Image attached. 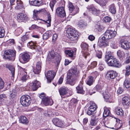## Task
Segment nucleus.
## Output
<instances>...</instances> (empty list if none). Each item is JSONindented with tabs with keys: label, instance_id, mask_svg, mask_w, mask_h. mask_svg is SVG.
Masks as SVG:
<instances>
[{
	"label": "nucleus",
	"instance_id": "1",
	"mask_svg": "<svg viewBox=\"0 0 130 130\" xmlns=\"http://www.w3.org/2000/svg\"><path fill=\"white\" fill-rule=\"evenodd\" d=\"M16 53L15 50H6L5 51L3 58L8 60H14L15 58Z\"/></svg>",
	"mask_w": 130,
	"mask_h": 130
},
{
	"label": "nucleus",
	"instance_id": "2",
	"mask_svg": "<svg viewBox=\"0 0 130 130\" xmlns=\"http://www.w3.org/2000/svg\"><path fill=\"white\" fill-rule=\"evenodd\" d=\"M68 37L71 41H74L77 39L78 35V32L72 28H68L66 31Z\"/></svg>",
	"mask_w": 130,
	"mask_h": 130
},
{
	"label": "nucleus",
	"instance_id": "3",
	"mask_svg": "<svg viewBox=\"0 0 130 130\" xmlns=\"http://www.w3.org/2000/svg\"><path fill=\"white\" fill-rule=\"evenodd\" d=\"M109 66L120 68L121 66V63L114 57H111L110 59L106 61Z\"/></svg>",
	"mask_w": 130,
	"mask_h": 130
},
{
	"label": "nucleus",
	"instance_id": "4",
	"mask_svg": "<svg viewBox=\"0 0 130 130\" xmlns=\"http://www.w3.org/2000/svg\"><path fill=\"white\" fill-rule=\"evenodd\" d=\"M79 71L77 70V68L75 67H73L69 70V72L68 73L67 78H70L71 76L75 78H78Z\"/></svg>",
	"mask_w": 130,
	"mask_h": 130
},
{
	"label": "nucleus",
	"instance_id": "5",
	"mask_svg": "<svg viewBox=\"0 0 130 130\" xmlns=\"http://www.w3.org/2000/svg\"><path fill=\"white\" fill-rule=\"evenodd\" d=\"M31 101L30 97L28 95H23L20 99V102L22 105L24 106H27L29 105Z\"/></svg>",
	"mask_w": 130,
	"mask_h": 130
},
{
	"label": "nucleus",
	"instance_id": "6",
	"mask_svg": "<svg viewBox=\"0 0 130 130\" xmlns=\"http://www.w3.org/2000/svg\"><path fill=\"white\" fill-rule=\"evenodd\" d=\"M117 34V32L115 31L108 30L105 32L103 37L106 39L109 40L115 37Z\"/></svg>",
	"mask_w": 130,
	"mask_h": 130
},
{
	"label": "nucleus",
	"instance_id": "7",
	"mask_svg": "<svg viewBox=\"0 0 130 130\" xmlns=\"http://www.w3.org/2000/svg\"><path fill=\"white\" fill-rule=\"evenodd\" d=\"M97 108V106L95 103L93 102H91L90 104V106L89 107L88 110L87 112L88 115L89 116H94V111Z\"/></svg>",
	"mask_w": 130,
	"mask_h": 130
},
{
	"label": "nucleus",
	"instance_id": "8",
	"mask_svg": "<svg viewBox=\"0 0 130 130\" xmlns=\"http://www.w3.org/2000/svg\"><path fill=\"white\" fill-rule=\"evenodd\" d=\"M80 46L82 50L84 51L82 52V53L83 54V56L86 58L90 55V53L87 52L88 48V45L86 43L82 42Z\"/></svg>",
	"mask_w": 130,
	"mask_h": 130
},
{
	"label": "nucleus",
	"instance_id": "9",
	"mask_svg": "<svg viewBox=\"0 0 130 130\" xmlns=\"http://www.w3.org/2000/svg\"><path fill=\"white\" fill-rule=\"evenodd\" d=\"M56 12L57 15L61 18H63L66 15L64 9L63 7H59L57 8Z\"/></svg>",
	"mask_w": 130,
	"mask_h": 130
},
{
	"label": "nucleus",
	"instance_id": "10",
	"mask_svg": "<svg viewBox=\"0 0 130 130\" xmlns=\"http://www.w3.org/2000/svg\"><path fill=\"white\" fill-rule=\"evenodd\" d=\"M56 74L55 72L52 71H49L47 72L46 75L45 74V75L48 82L50 83L51 82L52 80L54 78Z\"/></svg>",
	"mask_w": 130,
	"mask_h": 130
},
{
	"label": "nucleus",
	"instance_id": "11",
	"mask_svg": "<svg viewBox=\"0 0 130 130\" xmlns=\"http://www.w3.org/2000/svg\"><path fill=\"white\" fill-rule=\"evenodd\" d=\"M116 72L113 70H110L106 74V77L108 79H113L117 76Z\"/></svg>",
	"mask_w": 130,
	"mask_h": 130
},
{
	"label": "nucleus",
	"instance_id": "12",
	"mask_svg": "<svg viewBox=\"0 0 130 130\" xmlns=\"http://www.w3.org/2000/svg\"><path fill=\"white\" fill-rule=\"evenodd\" d=\"M108 40L103 37L102 38L99 39L98 41V45L101 47H104L108 45V43L107 41Z\"/></svg>",
	"mask_w": 130,
	"mask_h": 130
},
{
	"label": "nucleus",
	"instance_id": "13",
	"mask_svg": "<svg viewBox=\"0 0 130 130\" xmlns=\"http://www.w3.org/2000/svg\"><path fill=\"white\" fill-rule=\"evenodd\" d=\"M120 43L121 47L124 49H128L130 48V43L123 39L121 40Z\"/></svg>",
	"mask_w": 130,
	"mask_h": 130
},
{
	"label": "nucleus",
	"instance_id": "14",
	"mask_svg": "<svg viewBox=\"0 0 130 130\" xmlns=\"http://www.w3.org/2000/svg\"><path fill=\"white\" fill-rule=\"evenodd\" d=\"M52 122L55 125L58 127L63 128L64 127V125L63 122L57 118L53 119L52 120Z\"/></svg>",
	"mask_w": 130,
	"mask_h": 130
},
{
	"label": "nucleus",
	"instance_id": "15",
	"mask_svg": "<svg viewBox=\"0 0 130 130\" xmlns=\"http://www.w3.org/2000/svg\"><path fill=\"white\" fill-rule=\"evenodd\" d=\"M112 120L117 122L116 123L114 124L115 129L116 130H119L122 126V121L119 119L116 118H114L112 119Z\"/></svg>",
	"mask_w": 130,
	"mask_h": 130
},
{
	"label": "nucleus",
	"instance_id": "16",
	"mask_svg": "<svg viewBox=\"0 0 130 130\" xmlns=\"http://www.w3.org/2000/svg\"><path fill=\"white\" fill-rule=\"evenodd\" d=\"M42 103L45 106L48 105H51L53 103V100L52 99L47 97L43 98L42 99Z\"/></svg>",
	"mask_w": 130,
	"mask_h": 130
},
{
	"label": "nucleus",
	"instance_id": "17",
	"mask_svg": "<svg viewBox=\"0 0 130 130\" xmlns=\"http://www.w3.org/2000/svg\"><path fill=\"white\" fill-rule=\"evenodd\" d=\"M40 83L38 81L35 80L30 84V88H31L33 91H35L40 87Z\"/></svg>",
	"mask_w": 130,
	"mask_h": 130
},
{
	"label": "nucleus",
	"instance_id": "18",
	"mask_svg": "<svg viewBox=\"0 0 130 130\" xmlns=\"http://www.w3.org/2000/svg\"><path fill=\"white\" fill-rule=\"evenodd\" d=\"M26 18V14L23 13H19L17 15V20L19 22H23Z\"/></svg>",
	"mask_w": 130,
	"mask_h": 130
},
{
	"label": "nucleus",
	"instance_id": "19",
	"mask_svg": "<svg viewBox=\"0 0 130 130\" xmlns=\"http://www.w3.org/2000/svg\"><path fill=\"white\" fill-rule=\"evenodd\" d=\"M68 90V88L63 86L61 87L59 89V91L61 96H64L67 94Z\"/></svg>",
	"mask_w": 130,
	"mask_h": 130
},
{
	"label": "nucleus",
	"instance_id": "20",
	"mask_svg": "<svg viewBox=\"0 0 130 130\" xmlns=\"http://www.w3.org/2000/svg\"><path fill=\"white\" fill-rule=\"evenodd\" d=\"M17 6L14 7L16 9L19 10L21 9H24V6L23 5V2L20 0H17L16 2Z\"/></svg>",
	"mask_w": 130,
	"mask_h": 130
},
{
	"label": "nucleus",
	"instance_id": "21",
	"mask_svg": "<svg viewBox=\"0 0 130 130\" xmlns=\"http://www.w3.org/2000/svg\"><path fill=\"white\" fill-rule=\"evenodd\" d=\"M67 78V83L72 86H73L75 84L78 79L77 78H75L72 76H71V78Z\"/></svg>",
	"mask_w": 130,
	"mask_h": 130
},
{
	"label": "nucleus",
	"instance_id": "22",
	"mask_svg": "<svg viewBox=\"0 0 130 130\" xmlns=\"http://www.w3.org/2000/svg\"><path fill=\"white\" fill-rule=\"evenodd\" d=\"M122 103L124 106L125 107H128L130 104V99L127 97L123 98Z\"/></svg>",
	"mask_w": 130,
	"mask_h": 130
},
{
	"label": "nucleus",
	"instance_id": "23",
	"mask_svg": "<svg viewBox=\"0 0 130 130\" xmlns=\"http://www.w3.org/2000/svg\"><path fill=\"white\" fill-rule=\"evenodd\" d=\"M41 62H40L39 61L37 62L36 69L33 71L35 74H38L40 72L41 68Z\"/></svg>",
	"mask_w": 130,
	"mask_h": 130
},
{
	"label": "nucleus",
	"instance_id": "24",
	"mask_svg": "<svg viewBox=\"0 0 130 130\" xmlns=\"http://www.w3.org/2000/svg\"><path fill=\"white\" fill-rule=\"evenodd\" d=\"M114 111L117 115L120 116H122L124 114V112L122 109L119 107H116L114 109Z\"/></svg>",
	"mask_w": 130,
	"mask_h": 130
},
{
	"label": "nucleus",
	"instance_id": "25",
	"mask_svg": "<svg viewBox=\"0 0 130 130\" xmlns=\"http://www.w3.org/2000/svg\"><path fill=\"white\" fill-rule=\"evenodd\" d=\"M21 58L26 63L29 61L30 59V56L27 53H25L21 55Z\"/></svg>",
	"mask_w": 130,
	"mask_h": 130
},
{
	"label": "nucleus",
	"instance_id": "26",
	"mask_svg": "<svg viewBox=\"0 0 130 130\" xmlns=\"http://www.w3.org/2000/svg\"><path fill=\"white\" fill-rule=\"evenodd\" d=\"M77 90V92L79 93L84 94L85 91L83 89V84L82 82H81L79 85L76 87Z\"/></svg>",
	"mask_w": 130,
	"mask_h": 130
},
{
	"label": "nucleus",
	"instance_id": "27",
	"mask_svg": "<svg viewBox=\"0 0 130 130\" xmlns=\"http://www.w3.org/2000/svg\"><path fill=\"white\" fill-rule=\"evenodd\" d=\"M31 4L35 6H40L43 4V2L42 0H35L31 1Z\"/></svg>",
	"mask_w": 130,
	"mask_h": 130
},
{
	"label": "nucleus",
	"instance_id": "28",
	"mask_svg": "<svg viewBox=\"0 0 130 130\" xmlns=\"http://www.w3.org/2000/svg\"><path fill=\"white\" fill-rule=\"evenodd\" d=\"M123 85L126 88L129 89L130 91V78H126L124 81Z\"/></svg>",
	"mask_w": 130,
	"mask_h": 130
},
{
	"label": "nucleus",
	"instance_id": "29",
	"mask_svg": "<svg viewBox=\"0 0 130 130\" xmlns=\"http://www.w3.org/2000/svg\"><path fill=\"white\" fill-rule=\"evenodd\" d=\"M94 81V77L92 76H89L87 81L86 84L87 85L90 86L93 84Z\"/></svg>",
	"mask_w": 130,
	"mask_h": 130
},
{
	"label": "nucleus",
	"instance_id": "30",
	"mask_svg": "<svg viewBox=\"0 0 130 130\" xmlns=\"http://www.w3.org/2000/svg\"><path fill=\"white\" fill-rule=\"evenodd\" d=\"M109 10L110 12L112 13L115 14L116 12V9L114 4H112L109 6Z\"/></svg>",
	"mask_w": 130,
	"mask_h": 130
},
{
	"label": "nucleus",
	"instance_id": "31",
	"mask_svg": "<svg viewBox=\"0 0 130 130\" xmlns=\"http://www.w3.org/2000/svg\"><path fill=\"white\" fill-rule=\"evenodd\" d=\"M6 67L10 71L11 73L12 74V76L13 78L14 77L15 68L14 67L10 65H6Z\"/></svg>",
	"mask_w": 130,
	"mask_h": 130
},
{
	"label": "nucleus",
	"instance_id": "32",
	"mask_svg": "<svg viewBox=\"0 0 130 130\" xmlns=\"http://www.w3.org/2000/svg\"><path fill=\"white\" fill-rule=\"evenodd\" d=\"M89 11H92V13L94 14H96L98 13L99 11L95 9L94 7L90 6L88 8Z\"/></svg>",
	"mask_w": 130,
	"mask_h": 130
},
{
	"label": "nucleus",
	"instance_id": "33",
	"mask_svg": "<svg viewBox=\"0 0 130 130\" xmlns=\"http://www.w3.org/2000/svg\"><path fill=\"white\" fill-rule=\"evenodd\" d=\"M103 94V95L104 98L105 100H107L111 98V96H109V94L108 92H106V91H103V92L102 93Z\"/></svg>",
	"mask_w": 130,
	"mask_h": 130
},
{
	"label": "nucleus",
	"instance_id": "34",
	"mask_svg": "<svg viewBox=\"0 0 130 130\" xmlns=\"http://www.w3.org/2000/svg\"><path fill=\"white\" fill-rule=\"evenodd\" d=\"M51 18L50 14H48L47 17V19L46 21L45 20L43 21L45 23L47 24V26L50 27L51 26Z\"/></svg>",
	"mask_w": 130,
	"mask_h": 130
},
{
	"label": "nucleus",
	"instance_id": "35",
	"mask_svg": "<svg viewBox=\"0 0 130 130\" xmlns=\"http://www.w3.org/2000/svg\"><path fill=\"white\" fill-rule=\"evenodd\" d=\"M98 122V119L95 118H92L91 119L90 122V125L92 126H95Z\"/></svg>",
	"mask_w": 130,
	"mask_h": 130
},
{
	"label": "nucleus",
	"instance_id": "36",
	"mask_svg": "<svg viewBox=\"0 0 130 130\" xmlns=\"http://www.w3.org/2000/svg\"><path fill=\"white\" fill-rule=\"evenodd\" d=\"M51 32L50 31L47 32L43 35V38L44 39L46 40L51 36Z\"/></svg>",
	"mask_w": 130,
	"mask_h": 130
},
{
	"label": "nucleus",
	"instance_id": "37",
	"mask_svg": "<svg viewBox=\"0 0 130 130\" xmlns=\"http://www.w3.org/2000/svg\"><path fill=\"white\" fill-rule=\"evenodd\" d=\"M95 90L96 89L97 91L99 92L102 93L103 92V90L104 91V90L103 89V87L101 85L98 84L94 88Z\"/></svg>",
	"mask_w": 130,
	"mask_h": 130
},
{
	"label": "nucleus",
	"instance_id": "38",
	"mask_svg": "<svg viewBox=\"0 0 130 130\" xmlns=\"http://www.w3.org/2000/svg\"><path fill=\"white\" fill-rule=\"evenodd\" d=\"M20 121L22 123L26 124L28 123V121L26 118L24 116H21L20 118Z\"/></svg>",
	"mask_w": 130,
	"mask_h": 130
},
{
	"label": "nucleus",
	"instance_id": "39",
	"mask_svg": "<svg viewBox=\"0 0 130 130\" xmlns=\"http://www.w3.org/2000/svg\"><path fill=\"white\" fill-rule=\"evenodd\" d=\"M78 25L80 28H84L87 26V24L83 21L81 20L79 22Z\"/></svg>",
	"mask_w": 130,
	"mask_h": 130
},
{
	"label": "nucleus",
	"instance_id": "40",
	"mask_svg": "<svg viewBox=\"0 0 130 130\" xmlns=\"http://www.w3.org/2000/svg\"><path fill=\"white\" fill-rule=\"evenodd\" d=\"M112 57H114L111 55V53L110 51H109L107 52L105 56V61H107L108 59H110V58Z\"/></svg>",
	"mask_w": 130,
	"mask_h": 130
},
{
	"label": "nucleus",
	"instance_id": "41",
	"mask_svg": "<svg viewBox=\"0 0 130 130\" xmlns=\"http://www.w3.org/2000/svg\"><path fill=\"white\" fill-rule=\"evenodd\" d=\"M36 43L32 41L29 42L27 44V46L30 48L32 49H34Z\"/></svg>",
	"mask_w": 130,
	"mask_h": 130
},
{
	"label": "nucleus",
	"instance_id": "42",
	"mask_svg": "<svg viewBox=\"0 0 130 130\" xmlns=\"http://www.w3.org/2000/svg\"><path fill=\"white\" fill-rule=\"evenodd\" d=\"M5 34V30L4 28L2 27H0V38H3Z\"/></svg>",
	"mask_w": 130,
	"mask_h": 130
},
{
	"label": "nucleus",
	"instance_id": "43",
	"mask_svg": "<svg viewBox=\"0 0 130 130\" xmlns=\"http://www.w3.org/2000/svg\"><path fill=\"white\" fill-rule=\"evenodd\" d=\"M21 69H22V70H23L24 72V74L22 77L21 80L22 81L24 82L26 80L27 78V73L25 71V69H23L22 67H21Z\"/></svg>",
	"mask_w": 130,
	"mask_h": 130
},
{
	"label": "nucleus",
	"instance_id": "44",
	"mask_svg": "<svg viewBox=\"0 0 130 130\" xmlns=\"http://www.w3.org/2000/svg\"><path fill=\"white\" fill-rule=\"evenodd\" d=\"M79 11V8L76 7L75 8H74V9L72 10V11L70 12V14L72 15H74L77 13H78Z\"/></svg>",
	"mask_w": 130,
	"mask_h": 130
},
{
	"label": "nucleus",
	"instance_id": "45",
	"mask_svg": "<svg viewBox=\"0 0 130 130\" xmlns=\"http://www.w3.org/2000/svg\"><path fill=\"white\" fill-rule=\"evenodd\" d=\"M74 53V51L72 50L66 51L65 52V53L66 54L68 55L69 57H73Z\"/></svg>",
	"mask_w": 130,
	"mask_h": 130
},
{
	"label": "nucleus",
	"instance_id": "46",
	"mask_svg": "<svg viewBox=\"0 0 130 130\" xmlns=\"http://www.w3.org/2000/svg\"><path fill=\"white\" fill-rule=\"evenodd\" d=\"M55 57V54L53 51L50 52L48 55V57L49 59H53Z\"/></svg>",
	"mask_w": 130,
	"mask_h": 130
},
{
	"label": "nucleus",
	"instance_id": "47",
	"mask_svg": "<svg viewBox=\"0 0 130 130\" xmlns=\"http://www.w3.org/2000/svg\"><path fill=\"white\" fill-rule=\"evenodd\" d=\"M110 113V111L109 110L107 109H105L103 113V116L105 117H107L109 115Z\"/></svg>",
	"mask_w": 130,
	"mask_h": 130
},
{
	"label": "nucleus",
	"instance_id": "48",
	"mask_svg": "<svg viewBox=\"0 0 130 130\" xmlns=\"http://www.w3.org/2000/svg\"><path fill=\"white\" fill-rule=\"evenodd\" d=\"M10 8H8V9H10V10L12 8L15 6V0H10Z\"/></svg>",
	"mask_w": 130,
	"mask_h": 130
},
{
	"label": "nucleus",
	"instance_id": "49",
	"mask_svg": "<svg viewBox=\"0 0 130 130\" xmlns=\"http://www.w3.org/2000/svg\"><path fill=\"white\" fill-rule=\"evenodd\" d=\"M107 2V0H102L100 2L99 4L102 6H105Z\"/></svg>",
	"mask_w": 130,
	"mask_h": 130
},
{
	"label": "nucleus",
	"instance_id": "50",
	"mask_svg": "<svg viewBox=\"0 0 130 130\" xmlns=\"http://www.w3.org/2000/svg\"><path fill=\"white\" fill-rule=\"evenodd\" d=\"M108 123L107 122H106L104 123L106 127L114 129V125H111V123Z\"/></svg>",
	"mask_w": 130,
	"mask_h": 130
},
{
	"label": "nucleus",
	"instance_id": "51",
	"mask_svg": "<svg viewBox=\"0 0 130 130\" xmlns=\"http://www.w3.org/2000/svg\"><path fill=\"white\" fill-rule=\"evenodd\" d=\"M29 38V36L27 35H25L21 37V40L23 42H25L26 41L28 40Z\"/></svg>",
	"mask_w": 130,
	"mask_h": 130
},
{
	"label": "nucleus",
	"instance_id": "52",
	"mask_svg": "<svg viewBox=\"0 0 130 130\" xmlns=\"http://www.w3.org/2000/svg\"><path fill=\"white\" fill-rule=\"evenodd\" d=\"M117 54L118 56L120 57L123 56L124 55V52L120 50H119L118 51Z\"/></svg>",
	"mask_w": 130,
	"mask_h": 130
},
{
	"label": "nucleus",
	"instance_id": "53",
	"mask_svg": "<svg viewBox=\"0 0 130 130\" xmlns=\"http://www.w3.org/2000/svg\"><path fill=\"white\" fill-rule=\"evenodd\" d=\"M125 75H129L130 74V66H128L126 67Z\"/></svg>",
	"mask_w": 130,
	"mask_h": 130
},
{
	"label": "nucleus",
	"instance_id": "54",
	"mask_svg": "<svg viewBox=\"0 0 130 130\" xmlns=\"http://www.w3.org/2000/svg\"><path fill=\"white\" fill-rule=\"evenodd\" d=\"M97 64V62L96 61H93L91 63V65L89 67L90 69H93L95 67Z\"/></svg>",
	"mask_w": 130,
	"mask_h": 130
},
{
	"label": "nucleus",
	"instance_id": "55",
	"mask_svg": "<svg viewBox=\"0 0 130 130\" xmlns=\"http://www.w3.org/2000/svg\"><path fill=\"white\" fill-rule=\"evenodd\" d=\"M45 11V10L44 9L39 10H34L33 11V13H34V14H36L37 15V14H39L41 12H44Z\"/></svg>",
	"mask_w": 130,
	"mask_h": 130
},
{
	"label": "nucleus",
	"instance_id": "56",
	"mask_svg": "<svg viewBox=\"0 0 130 130\" xmlns=\"http://www.w3.org/2000/svg\"><path fill=\"white\" fill-rule=\"evenodd\" d=\"M96 28L99 31H102L103 30L104 27L101 25H97L96 26Z\"/></svg>",
	"mask_w": 130,
	"mask_h": 130
},
{
	"label": "nucleus",
	"instance_id": "57",
	"mask_svg": "<svg viewBox=\"0 0 130 130\" xmlns=\"http://www.w3.org/2000/svg\"><path fill=\"white\" fill-rule=\"evenodd\" d=\"M69 8L70 13L72 12V10L75 8L72 3H69Z\"/></svg>",
	"mask_w": 130,
	"mask_h": 130
},
{
	"label": "nucleus",
	"instance_id": "58",
	"mask_svg": "<svg viewBox=\"0 0 130 130\" xmlns=\"http://www.w3.org/2000/svg\"><path fill=\"white\" fill-rule=\"evenodd\" d=\"M102 55V53L101 51H98L96 53V56L99 58H101Z\"/></svg>",
	"mask_w": 130,
	"mask_h": 130
},
{
	"label": "nucleus",
	"instance_id": "59",
	"mask_svg": "<svg viewBox=\"0 0 130 130\" xmlns=\"http://www.w3.org/2000/svg\"><path fill=\"white\" fill-rule=\"evenodd\" d=\"M111 19L108 17H106L103 18V21L105 22H110Z\"/></svg>",
	"mask_w": 130,
	"mask_h": 130
},
{
	"label": "nucleus",
	"instance_id": "60",
	"mask_svg": "<svg viewBox=\"0 0 130 130\" xmlns=\"http://www.w3.org/2000/svg\"><path fill=\"white\" fill-rule=\"evenodd\" d=\"M52 114L50 110L45 111L44 113V114L45 116L49 117Z\"/></svg>",
	"mask_w": 130,
	"mask_h": 130
},
{
	"label": "nucleus",
	"instance_id": "61",
	"mask_svg": "<svg viewBox=\"0 0 130 130\" xmlns=\"http://www.w3.org/2000/svg\"><path fill=\"white\" fill-rule=\"evenodd\" d=\"M34 49H35V50L39 52H40L41 51V47L37 45V44L35 46L34 48Z\"/></svg>",
	"mask_w": 130,
	"mask_h": 130
},
{
	"label": "nucleus",
	"instance_id": "62",
	"mask_svg": "<svg viewBox=\"0 0 130 130\" xmlns=\"http://www.w3.org/2000/svg\"><path fill=\"white\" fill-rule=\"evenodd\" d=\"M4 82L2 79L0 77V89H2L4 86Z\"/></svg>",
	"mask_w": 130,
	"mask_h": 130
},
{
	"label": "nucleus",
	"instance_id": "63",
	"mask_svg": "<svg viewBox=\"0 0 130 130\" xmlns=\"http://www.w3.org/2000/svg\"><path fill=\"white\" fill-rule=\"evenodd\" d=\"M16 94V93H12L10 94V99L12 101L14 99Z\"/></svg>",
	"mask_w": 130,
	"mask_h": 130
},
{
	"label": "nucleus",
	"instance_id": "64",
	"mask_svg": "<svg viewBox=\"0 0 130 130\" xmlns=\"http://www.w3.org/2000/svg\"><path fill=\"white\" fill-rule=\"evenodd\" d=\"M8 43L9 44H13L14 43V41L13 39H10L7 41Z\"/></svg>",
	"mask_w": 130,
	"mask_h": 130
}]
</instances>
